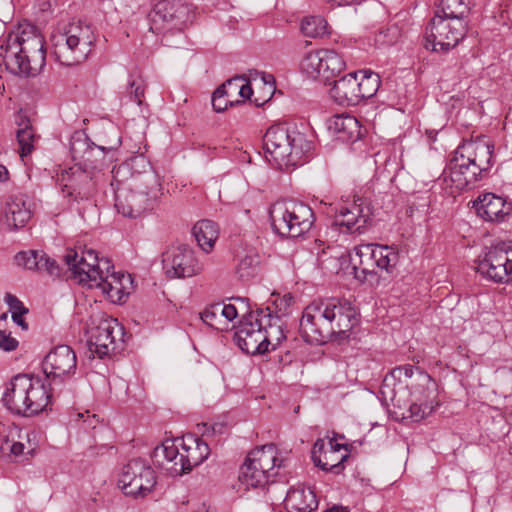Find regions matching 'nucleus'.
<instances>
[{
  "label": "nucleus",
  "instance_id": "b1692460",
  "mask_svg": "<svg viewBox=\"0 0 512 512\" xmlns=\"http://www.w3.org/2000/svg\"><path fill=\"white\" fill-rule=\"evenodd\" d=\"M29 374H18L7 384L3 394L5 407L14 414L24 416L26 401L29 394Z\"/></svg>",
  "mask_w": 512,
  "mask_h": 512
},
{
  "label": "nucleus",
  "instance_id": "37998d69",
  "mask_svg": "<svg viewBox=\"0 0 512 512\" xmlns=\"http://www.w3.org/2000/svg\"><path fill=\"white\" fill-rule=\"evenodd\" d=\"M416 370L410 364H405L393 368L384 378L382 383V393H386V389H391L394 392V387L398 382L401 384L404 378H409L411 381L415 378Z\"/></svg>",
  "mask_w": 512,
  "mask_h": 512
},
{
  "label": "nucleus",
  "instance_id": "864d4df0",
  "mask_svg": "<svg viewBox=\"0 0 512 512\" xmlns=\"http://www.w3.org/2000/svg\"><path fill=\"white\" fill-rule=\"evenodd\" d=\"M252 88L249 83L243 81L239 89L238 95L242 98V101L249 99L252 95Z\"/></svg>",
  "mask_w": 512,
  "mask_h": 512
},
{
  "label": "nucleus",
  "instance_id": "c03bdc74",
  "mask_svg": "<svg viewBox=\"0 0 512 512\" xmlns=\"http://www.w3.org/2000/svg\"><path fill=\"white\" fill-rule=\"evenodd\" d=\"M300 31L305 37L320 38L327 34V22L321 16L304 17L301 21Z\"/></svg>",
  "mask_w": 512,
  "mask_h": 512
},
{
  "label": "nucleus",
  "instance_id": "473e14b6",
  "mask_svg": "<svg viewBox=\"0 0 512 512\" xmlns=\"http://www.w3.org/2000/svg\"><path fill=\"white\" fill-rule=\"evenodd\" d=\"M29 394L26 401L25 417H30L39 414L46 409L51 400L44 381L40 377L30 375L29 379Z\"/></svg>",
  "mask_w": 512,
  "mask_h": 512
},
{
  "label": "nucleus",
  "instance_id": "2f4dec72",
  "mask_svg": "<svg viewBox=\"0 0 512 512\" xmlns=\"http://www.w3.org/2000/svg\"><path fill=\"white\" fill-rule=\"evenodd\" d=\"M4 215L9 227L14 229L24 227L31 218L28 197L22 193L11 195L6 202Z\"/></svg>",
  "mask_w": 512,
  "mask_h": 512
},
{
  "label": "nucleus",
  "instance_id": "4c0bfd02",
  "mask_svg": "<svg viewBox=\"0 0 512 512\" xmlns=\"http://www.w3.org/2000/svg\"><path fill=\"white\" fill-rule=\"evenodd\" d=\"M22 430L16 426L11 425L4 427L0 431V450L2 453H9L15 457L24 454L25 446L21 441Z\"/></svg>",
  "mask_w": 512,
  "mask_h": 512
},
{
  "label": "nucleus",
  "instance_id": "052dcab7",
  "mask_svg": "<svg viewBox=\"0 0 512 512\" xmlns=\"http://www.w3.org/2000/svg\"><path fill=\"white\" fill-rule=\"evenodd\" d=\"M391 401L393 402V404H394V405L400 406V405L398 404V402H399V401H398V400H396V395H395V394H393V396L391 397Z\"/></svg>",
  "mask_w": 512,
  "mask_h": 512
},
{
  "label": "nucleus",
  "instance_id": "a878e982",
  "mask_svg": "<svg viewBox=\"0 0 512 512\" xmlns=\"http://www.w3.org/2000/svg\"><path fill=\"white\" fill-rule=\"evenodd\" d=\"M209 454L210 448L202 439L190 436L186 440H182L181 451L179 450V465L180 468H183V474L201 464Z\"/></svg>",
  "mask_w": 512,
  "mask_h": 512
},
{
  "label": "nucleus",
  "instance_id": "de8ad7c7",
  "mask_svg": "<svg viewBox=\"0 0 512 512\" xmlns=\"http://www.w3.org/2000/svg\"><path fill=\"white\" fill-rule=\"evenodd\" d=\"M127 94L131 101L141 105L145 94V85L143 80L141 78L130 79L127 85Z\"/></svg>",
  "mask_w": 512,
  "mask_h": 512
},
{
  "label": "nucleus",
  "instance_id": "dca6fc26",
  "mask_svg": "<svg viewBox=\"0 0 512 512\" xmlns=\"http://www.w3.org/2000/svg\"><path fill=\"white\" fill-rule=\"evenodd\" d=\"M156 484L153 469L143 459H132L122 469L118 486L123 493L133 497H143Z\"/></svg>",
  "mask_w": 512,
  "mask_h": 512
},
{
  "label": "nucleus",
  "instance_id": "20e7f679",
  "mask_svg": "<svg viewBox=\"0 0 512 512\" xmlns=\"http://www.w3.org/2000/svg\"><path fill=\"white\" fill-rule=\"evenodd\" d=\"M115 207L125 217L137 218L154 209L163 195L158 174L150 167L142 173L132 174L126 181L114 176Z\"/></svg>",
  "mask_w": 512,
  "mask_h": 512
},
{
  "label": "nucleus",
  "instance_id": "6ab92c4d",
  "mask_svg": "<svg viewBox=\"0 0 512 512\" xmlns=\"http://www.w3.org/2000/svg\"><path fill=\"white\" fill-rule=\"evenodd\" d=\"M354 201L351 204H329L325 213L332 217V225L339 227L340 232L345 233H362L365 228L370 212L368 207H363V202Z\"/></svg>",
  "mask_w": 512,
  "mask_h": 512
},
{
  "label": "nucleus",
  "instance_id": "cd10ccee",
  "mask_svg": "<svg viewBox=\"0 0 512 512\" xmlns=\"http://www.w3.org/2000/svg\"><path fill=\"white\" fill-rule=\"evenodd\" d=\"M153 464L165 470L171 476L183 475V468H180L179 449L174 441L166 440L154 448L151 454Z\"/></svg>",
  "mask_w": 512,
  "mask_h": 512
},
{
  "label": "nucleus",
  "instance_id": "58836bf2",
  "mask_svg": "<svg viewBox=\"0 0 512 512\" xmlns=\"http://www.w3.org/2000/svg\"><path fill=\"white\" fill-rule=\"evenodd\" d=\"M192 232L200 248L207 253L213 249L219 234L216 223L207 219L197 222Z\"/></svg>",
  "mask_w": 512,
  "mask_h": 512
},
{
  "label": "nucleus",
  "instance_id": "6e6552de",
  "mask_svg": "<svg viewBox=\"0 0 512 512\" xmlns=\"http://www.w3.org/2000/svg\"><path fill=\"white\" fill-rule=\"evenodd\" d=\"M398 260V252L393 247L376 243L356 246L351 256L355 277L359 279L377 274L376 269L391 273Z\"/></svg>",
  "mask_w": 512,
  "mask_h": 512
},
{
  "label": "nucleus",
  "instance_id": "7ed1b4c3",
  "mask_svg": "<svg viewBox=\"0 0 512 512\" xmlns=\"http://www.w3.org/2000/svg\"><path fill=\"white\" fill-rule=\"evenodd\" d=\"M0 58L11 71L34 76L45 65L44 40L35 26L21 24L0 44Z\"/></svg>",
  "mask_w": 512,
  "mask_h": 512
},
{
  "label": "nucleus",
  "instance_id": "4468645a",
  "mask_svg": "<svg viewBox=\"0 0 512 512\" xmlns=\"http://www.w3.org/2000/svg\"><path fill=\"white\" fill-rule=\"evenodd\" d=\"M240 305L245 306L244 321L236 332L238 346L247 354H263L268 351V340L265 338L264 321L266 314L262 309L255 313L248 311V299L237 297L234 299Z\"/></svg>",
  "mask_w": 512,
  "mask_h": 512
},
{
  "label": "nucleus",
  "instance_id": "bf43d9fd",
  "mask_svg": "<svg viewBox=\"0 0 512 512\" xmlns=\"http://www.w3.org/2000/svg\"><path fill=\"white\" fill-rule=\"evenodd\" d=\"M346 5H352L361 2L362 0H341Z\"/></svg>",
  "mask_w": 512,
  "mask_h": 512
},
{
  "label": "nucleus",
  "instance_id": "9b49d317",
  "mask_svg": "<svg viewBox=\"0 0 512 512\" xmlns=\"http://www.w3.org/2000/svg\"><path fill=\"white\" fill-rule=\"evenodd\" d=\"M64 261L72 273V278L83 286L94 288L101 274L114 269L113 264L107 258L99 259L96 251L89 249L79 254L75 250H68L64 255Z\"/></svg>",
  "mask_w": 512,
  "mask_h": 512
},
{
  "label": "nucleus",
  "instance_id": "0eeeda50",
  "mask_svg": "<svg viewBox=\"0 0 512 512\" xmlns=\"http://www.w3.org/2000/svg\"><path fill=\"white\" fill-rule=\"evenodd\" d=\"M269 215L273 230L287 238L303 236L310 231L315 221L313 210L295 200L277 201L271 206Z\"/></svg>",
  "mask_w": 512,
  "mask_h": 512
},
{
  "label": "nucleus",
  "instance_id": "5701e85b",
  "mask_svg": "<svg viewBox=\"0 0 512 512\" xmlns=\"http://www.w3.org/2000/svg\"><path fill=\"white\" fill-rule=\"evenodd\" d=\"M456 150L463 154L468 160H471L473 166L481 169L483 175H485L494 164V145L485 138L466 141Z\"/></svg>",
  "mask_w": 512,
  "mask_h": 512
},
{
  "label": "nucleus",
  "instance_id": "2eb2a0df",
  "mask_svg": "<svg viewBox=\"0 0 512 512\" xmlns=\"http://www.w3.org/2000/svg\"><path fill=\"white\" fill-rule=\"evenodd\" d=\"M406 387L410 389L411 396L408 417L413 421L424 419L438 406L437 384L425 371L417 368L415 378Z\"/></svg>",
  "mask_w": 512,
  "mask_h": 512
},
{
  "label": "nucleus",
  "instance_id": "bb28decb",
  "mask_svg": "<svg viewBox=\"0 0 512 512\" xmlns=\"http://www.w3.org/2000/svg\"><path fill=\"white\" fill-rule=\"evenodd\" d=\"M15 260L19 266L28 270L46 273L51 277H59L61 274L58 263L42 251H22L16 254Z\"/></svg>",
  "mask_w": 512,
  "mask_h": 512
},
{
  "label": "nucleus",
  "instance_id": "f257e3e1",
  "mask_svg": "<svg viewBox=\"0 0 512 512\" xmlns=\"http://www.w3.org/2000/svg\"><path fill=\"white\" fill-rule=\"evenodd\" d=\"M359 324V314L346 299L331 297L312 302L303 311L300 330L306 342L341 341Z\"/></svg>",
  "mask_w": 512,
  "mask_h": 512
},
{
  "label": "nucleus",
  "instance_id": "4d7b16f0",
  "mask_svg": "<svg viewBox=\"0 0 512 512\" xmlns=\"http://www.w3.org/2000/svg\"><path fill=\"white\" fill-rule=\"evenodd\" d=\"M325 512H350L349 509L342 505H334L333 507L327 509Z\"/></svg>",
  "mask_w": 512,
  "mask_h": 512
},
{
  "label": "nucleus",
  "instance_id": "680f3d73",
  "mask_svg": "<svg viewBox=\"0 0 512 512\" xmlns=\"http://www.w3.org/2000/svg\"><path fill=\"white\" fill-rule=\"evenodd\" d=\"M6 319H7L6 313L0 314V320H6Z\"/></svg>",
  "mask_w": 512,
  "mask_h": 512
},
{
  "label": "nucleus",
  "instance_id": "e2e57ef3",
  "mask_svg": "<svg viewBox=\"0 0 512 512\" xmlns=\"http://www.w3.org/2000/svg\"><path fill=\"white\" fill-rule=\"evenodd\" d=\"M77 416H78V418H82L83 414L82 413H78Z\"/></svg>",
  "mask_w": 512,
  "mask_h": 512
},
{
  "label": "nucleus",
  "instance_id": "423d86ee",
  "mask_svg": "<svg viewBox=\"0 0 512 512\" xmlns=\"http://www.w3.org/2000/svg\"><path fill=\"white\" fill-rule=\"evenodd\" d=\"M96 36L92 27L82 21L64 26L52 35V52L57 62L73 66L84 62L92 52Z\"/></svg>",
  "mask_w": 512,
  "mask_h": 512
},
{
  "label": "nucleus",
  "instance_id": "f8f14e48",
  "mask_svg": "<svg viewBox=\"0 0 512 512\" xmlns=\"http://www.w3.org/2000/svg\"><path fill=\"white\" fill-rule=\"evenodd\" d=\"M125 342L124 327L117 319L104 317L90 329L87 345L91 354L104 358L123 351Z\"/></svg>",
  "mask_w": 512,
  "mask_h": 512
},
{
  "label": "nucleus",
  "instance_id": "9d476101",
  "mask_svg": "<svg viewBox=\"0 0 512 512\" xmlns=\"http://www.w3.org/2000/svg\"><path fill=\"white\" fill-rule=\"evenodd\" d=\"M193 18L191 5L179 0H163L149 14L150 31L155 34L162 33L166 37L170 31L182 32Z\"/></svg>",
  "mask_w": 512,
  "mask_h": 512
},
{
  "label": "nucleus",
  "instance_id": "e433bc0d",
  "mask_svg": "<svg viewBox=\"0 0 512 512\" xmlns=\"http://www.w3.org/2000/svg\"><path fill=\"white\" fill-rule=\"evenodd\" d=\"M258 469L263 470L269 476H273L277 462V448L274 444H266L252 450L246 457Z\"/></svg>",
  "mask_w": 512,
  "mask_h": 512
},
{
  "label": "nucleus",
  "instance_id": "ddd939ff",
  "mask_svg": "<svg viewBox=\"0 0 512 512\" xmlns=\"http://www.w3.org/2000/svg\"><path fill=\"white\" fill-rule=\"evenodd\" d=\"M477 273L484 279L507 284L512 282V249L506 243L485 248L476 260Z\"/></svg>",
  "mask_w": 512,
  "mask_h": 512
},
{
  "label": "nucleus",
  "instance_id": "c9c22d12",
  "mask_svg": "<svg viewBox=\"0 0 512 512\" xmlns=\"http://www.w3.org/2000/svg\"><path fill=\"white\" fill-rule=\"evenodd\" d=\"M270 477L271 476L263 470L258 469L255 464L246 459L241 466L238 476V489L248 491L252 488H262L268 483Z\"/></svg>",
  "mask_w": 512,
  "mask_h": 512
},
{
  "label": "nucleus",
  "instance_id": "a211bd4d",
  "mask_svg": "<svg viewBox=\"0 0 512 512\" xmlns=\"http://www.w3.org/2000/svg\"><path fill=\"white\" fill-rule=\"evenodd\" d=\"M42 366L49 384L61 385L76 372V354L70 346L58 345L45 356Z\"/></svg>",
  "mask_w": 512,
  "mask_h": 512
},
{
  "label": "nucleus",
  "instance_id": "393cba45",
  "mask_svg": "<svg viewBox=\"0 0 512 512\" xmlns=\"http://www.w3.org/2000/svg\"><path fill=\"white\" fill-rule=\"evenodd\" d=\"M474 208L482 219L490 222L504 221L512 211L511 203H507L504 198L492 193L480 195L474 201Z\"/></svg>",
  "mask_w": 512,
  "mask_h": 512
},
{
  "label": "nucleus",
  "instance_id": "f704fd0d",
  "mask_svg": "<svg viewBox=\"0 0 512 512\" xmlns=\"http://www.w3.org/2000/svg\"><path fill=\"white\" fill-rule=\"evenodd\" d=\"M329 129L342 142H355L361 138V127L358 120L351 115H336L329 124Z\"/></svg>",
  "mask_w": 512,
  "mask_h": 512
},
{
  "label": "nucleus",
  "instance_id": "1a4fd4ad",
  "mask_svg": "<svg viewBox=\"0 0 512 512\" xmlns=\"http://www.w3.org/2000/svg\"><path fill=\"white\" fill-rule=\"evenodd\" d=\"M466 32L465 21L443 17L436 11L426 27L424 46L434 52L446 53L458 45Z\"/></svg>",
  "mask_w": 512,
  "mask_h": 512
},
{
  "label": "nucleus",
  "instance_id": "4be33fe9",
  "mask_svg": "<svg viewBox=\"0 0 512 512\" xmlns=\"http://www.w3.org/2000/svg\"><path fill=\"white\" fill-rule=\"evenodd\" d=\"M445 182H450L451 187L456 191H462L476 182L481 180L484 175L481 169L472 165L471 160H468L458 150L455 151L453 158L450 160L447 168L443 172Z\"/></svg>",
  "mask_w": 512,
  "mask_h": 512
},
{
  "label": "nucleus",
  "instance_id": "6e6d98bb",
  "mask_svg": "<svg viewBox=\"0 0 512 512\" xmlns=\"http://www.w3.org/2000/svg\"><path fill=\"white\" fill-rule=\"evenodd\" d=\"M210 429H211L212 434H216V433L222 434L224 432V430L226 429V426L223 424H213L210 426Z\"/></svg>",
  "mask_w": 512,
  "mask_h": 512
},
{
  "label": "nucleus",
  "instance_id": "412c9836",
  "mask_svg": "<svg viewBox=\"0 0 512 512\" xmlns=\"http://www.w3.org/2000/svg\"><path fill=\"white\" fill-rule=\"evenodd\" d=\"M342 449L347 451V446L337 443L335 438H329L327 443L324 439H317L311 451L312 461L323 471L339 474L348 458L347 452L341 453Z\"/></svg>",
  "mask_w": 512,
  "mask_h": 512
},
{
  "label": "nucleus",
  "instance_id": "72a5a7b5",
  "mask_svg": "<svg viewBox=\"0 0 512 512\" xmlns=\"http://www.w3.org/2000/svg\"><path fill=\"white\" fill-rule=\"evenodd\" d=\"M318 506V501L310 488H291L285 498V507L289 512H311Z\"/></svg>",
  "mask_w": 512,
  "mask_h": 512
},
{
  "label": "nucleus",
  "instance_id": "39448f33",
  "mask_svg": "<svg viewBox=\"0 0 512 512\" xmlns=\"http://www.w3.org/2000/svg\"><path fill=\"white\" fill-rule=\"evenodd\" d=\"M267 161L279 169L297 166L313 149L312 141L304 133L285 125H273L263 137Z\"/></svg>",
  "mask_w": 512,
  "mask_h": 512
},
{
  "label": "nucleus",
  "instance_id": "a18cd8bd",
  "mask_svg": "<svg viewBox=\"0 0 512 512\" xmlns=\"http://www.w3.org/2000/svg\"><path fill=\"white\" fill-rule=\"evenodd\" d=\"M20 126L17 130V141L20 147V155L25 157L33 151L36 136L29 120L24 121Z\"/></svg>",
  "mask_w": 512,
  "mask_h": 512
},
{
  "label": "nucleus",
  "instance_id": "c756f323",
  "mask_svg": "<svg viewBox=\"0 0 512 512\" xmlns=\"http://www.w3.org/2000/svg\"><path fill=\"white\" fill-rule=\"evenodd\" d=\"M106 271V269H104ZM125 282L130 281V275H125L120 272H110L101 274L99 281H96L94 288L101 289L102 293L113 303H121L128 295L126 291Z\"/></svg>",
  "mask_w": 512,
  "mask_h": 512
},
{
  "label": "nucleus",
  "instance_id": "7c9ffc66",
  "mask_svg": "<svg viewBox=\"0 0 512 512\" xmlns=\"http://www.w3.org/2000/svg\"><path fill=\"white\" fill-rule=\"evenodd\" d=\"M239 314L235 304L215 303L207 307L201 313L202 321L208 326L224 331L228 329L229 323Z\"/></svg>",
  "mask_w": 512,
  "mask_h": 512
},
{
  "label": "nucleus",
  "instance_id": "a19ab883",
  "mask_svg": "<svg viewBox=\"0 0 512 512\" xmlns=\"http://www.w3.org/2000/svg\"><path fill=\"white\" fill-rule=\"evenodd\" d=\"M356 73H359L358 93L360 101L373 97L380 87V76L370 69L359 70Z\"/></svg>",
  "mask_w": 512,
  "mask_h": 512
},
{
  "label": "nucleus",
  "instance_id": "13d9d810",
  "mask_svg": "<svg viewBox=\"0 0 512 512\" xmlns=\"http://www.w3.org/2000/svg\"><path fill=\"white\" fill-rule=\"evenodd\" d=\"M9 172L7 168L0 164V182L8 180Z\"/></svg>",
  "mask_w": 512,
  "mask_h": 512
},
{
  "label": "nucleus",
  "instance_id": "f3484780",
  "mask_svg": "<svg viewBox=\"0 0 512 512\" xmlns=\"http://www.w3.org/2000/svg\"><path fill=\"white\" fill-rule=\"evenodd\" d=\"M163 268L170 278H189L204 270L203 262L188 245L167 249L162 256Z\"/></svg>",
  "mask_w": 512,
  "mask_h": 512
},
{
  "label": "nucleus",
  "instance_id": "aec40b11",
  "mask_svg": "<svg viewBox=\"0 0 512 512\" xmlns=\"http://www.w3.org/2000/svg\"><path fill=\"white\" fill-rule=\"evenodd\" d=\"M301 65L310 77L323 80L336 77L346 67L343 57L332 49H320L309 52Z\"/></svg>",
  "mask_w": 512,
  "mask_h": 512
},
{
  "label": "nucleus",
  "instance_id": "ea45409f",
  "mask_svg": "<svg viewBox=\"0 0 512 512\" xmlns=\"http://www.w3.org/2000/svg\"><path fill=\"white\" fill-rule=\"evenodd\" d=\"M260 256L254 249L238 256L235 273L242 281H248L258 275Z\"/></svg>",
  "mask_w": 512,
  "mask_h": 512
},
{
  "label": "nucleus",
  "instance_id": "09e8293b",
  "mask_svg": "<svg viewBox=\"0 0 512 512\" xmlns=\"http://www.w3.org/2000/svg\"><path fill=\"white\" fill-rule=\"evenodd\" d=\"M234 100L226 95L223 89H216L212 94V106L216 112H223L230 105L232 106Z\"/></svg>",
  "mask_w": 512,
  "mask_h": 512
},
{
  "label": "nucleus",
  "instance_id": "5fc2aeb1",
  "mask_svg": "<svg viewBox=\"0 0 512 512\" xmlns=\"http://www.w3.org/2000/svg\"><path fill=\"white\" fill-rule=\"evenodd\" d=\"M23 315L24 314H20V312L14 311L12 312V320L22 328L27 329V324L22 319Z\"/></svg>",
  "mask_w": 512,
  "mask_h": 512
},
{
  "label": "nucleus",
  "instance_id": "c85d7f7f",
  "mask_svg": "<svg viewBox=\"0 0 512 512\" xmlns=\"http://www.w3.org/2000/svg\"><path fill=\"white\" fill-rule=\"evenodd\" d=\"M358 76L359 73L350 72L335 80L330 89L331 98L339 105L354 106L359 104Z\"/></svg>",
  "mask_w": 512,
  "mask_h": 512
},
{
  "label": "nucleus",
  "instance_id": "3c124183",
  "mask_svg": "<svg viewBox=\"0 0 512 512\" xmlns=\"http://www.w3.org/2000/svg\"><path fill=\"white\" fill-rule=\"evenodd\" d=\"M4 300L12 312L28 313V309L24 307L23 303L15 295L6 293Z\"/></svg>",
  "mask_w": 512,
  "mask_h": 512
},
{
  "label": "nucleus",
  "instance_id": "603ef678",
  "mask_svg": "<svg viewBox=\"0 0 512 512\" xmlns=\"http://www.w3.org/2000/svg\"><path fill=\"white\" fill-rule=\"evenodd\" d=\"M18 341L7 335L4 331H0V349L4 351H13L17 348Z\"/></svg>",
  "mask_w": 512,
  "mask_h": 512
},
{
  "label": "nucleus",
  "instance_id": "f03ea898",
  "mask_svg": "<svg viewBox=\"0 0 512 512\" xmlns=\"http://www.w3.org/2000/svg\"><path fill=\"white\" fill-rule=\"evenodd\" d=\"M104 149L90 142L84 135L72 138L70 145L72 157L74 160L82 161L85 167L81 163L75 164L62 170L58 175L57 181L64 197L78 201L93 196L97 187V159H94V153L103 155Z\"/></svg>",
  "mask_w": 512,
  "mask_h": 512
},
{
  "label": "nucleus",
  "instance_id": "8fccbe9b",
  "mask_svg": "<svg viewBox=\"0 0 512 512\" xmlns=\"http://www.w3.org/2000/svg\"><path fill=\"white\" fill-rule=\"evenodd\" d=\"M243 81H245L243 77H235L227 80L224 84L218 87V89H223L226 92V95L232 99L235 94H238Z\"/></svg>",
  "mask_w": 512,
  "mask_h": 512
},
{
  "label": "nucleus",
  "instance_id": "49530a36",
  "mask_svg": "<svg viewBox=\"0 0 512 512\" xmlns=\"http://www.w3.org/2000/svg\"><path fill=\"white\" fill-rule=\"evenodd\" d=\"M267 316L264 321L265 338L268 340L267 349L271 345L274 350L285 339V334L280 325L271 323L270 314Z\"/></svg>",
  "mask_w": 512,
  "mask_h": 512
},
{
  "label": "nucleus",
  "instance_id": "79ce46f5",
  "mask_svg": "<svg viewBox=\"0 0 512 512\" xmlns=\"http://www.w3.org/2000/svg\"><path fill=\"white\" fill-rule=\"evenodd\" d=\"M436 11H439L443 17L464 21L469 12V6L465 0H440Z\"/></svg>",
  "mask_w": 512,
  "mask_h": 512
}]
</instances>
